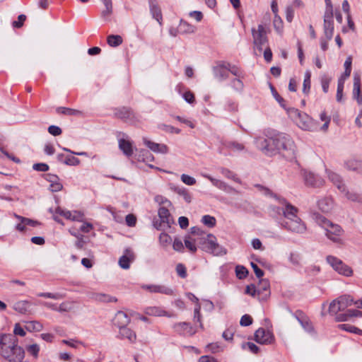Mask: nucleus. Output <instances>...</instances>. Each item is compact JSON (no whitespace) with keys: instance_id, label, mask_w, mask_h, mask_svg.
<instances>
[{"instance_id":"1","label":"nucleus","mask_w":362,"mask_h":362,"mask_svg":"<svg viewBox=\"0 0 362 362\" xmlns=\"http://www.w3.org/2000/svg\"><path fill=\"white\" fill-rule=\"evenodd\" d=\"M265 195L273 196L276 198L281 206H271L270 209L272 214L276 216H283L281 226L293 233H303L306 230V226L298 216V209L290 204L284 198L277 197L276 194L268 188L258 186Z\"/></svg>"},{"instance_id":"2","label":"nucleus","mask_w":362,"mask_h":362,"mask_svg":"<svg viewBox=\"0 0 362 362\" xmlns=\"http://www.w3.org/2000/svg\"><path fill=\"white\" fill-rule=\"evenodd\" d=\"M255 144L264 154L274 156L281 154L287 160L295 158L296 146L291 137L284 133L274 134L267 138L258 137Z\"/></svg>"},{"instance_id":"3","label":"nucleus","mask_w":362,"mask_h":362,"mask_svg":"<svg viewBox=\"0 0 362 362\" xmlns=\"http://www.w3.org/2000/svg\"><path fill=\"white\" fill-rule=\"evenodd\" d=\"M315 217L317 223L325 229L326 236L329 240L337 243H342L341 236L344 230L339 225L332 223L320 214H315Z\"/></svg>"},{"instance_id":"4","label":"nucleus","mask_w":362,"mask_h":362,"mask_svg":"<svg viewBox=\"0 0 362 362\" xmlns=\"http://www.w3.org/2000/svg\"><path fill=\"white\" fill-rule=\"evenodd\" d=\"M1 355L9 362H22L25 357V351L21 346H18V339L15 337L12 343L3 347Z\"/></svg>"},{"instance_id":"5","label":"nucleus","mask_w":362,"mask_h":362,"mask_svg":"<svg viewBox=\"0 0 362 362\" xmlns=\"http://www.w3.org/2000/svg\"><path fill=\"white\" fill-rule=\"evenodd\" d=\"M197 244L202 245L204 250L214 255L226 254V250L216 243V237L211 233L204 237L197 238Z\"/></svg>"},{"instance_id":"6","label":"nucleus","mask_w":362,"mask_h":362,"mask_svg":"<svg viewBox=\"0 0 362 362\" xmlns=\"http://www.w3.org/2000/svg\"><path fill=\"white\" fill-rule=\"evenodd\" d=\"M267 29L263 25H259L257 29H252V34L253 37V42L255 49L262 52L263 48L267 45Z\"/></svg>"},{"instance_id":"7","label":"nucleus","mask_w":362,"mask_h":362,"mask_svg":"<svg viewBox=\"0 0 362 362\" xmlns=\"http://www.w3.org/2000/svg\"><path fill=\"white\" fill-rule=\"evenodd\" d=\"M327 262L339 274L344 275L345 276H351L353 274V270L351 268L345 264L341 259L336 257L332 255L327 256Z\"/></svg>"},{"instance_id":"8","label":"nucleus","mask_w":362,"mask_h":362,"mask_svg":"<svg viewBox=\"0 0 362 362\" xmlns=\"http://www.w3.org/2000/svg\"><path fill=\"white\" fill-rule=\"evenodd\" d=\"M228 63L224 61L216 62L213 66V73L214 77L219 81L226 80L228 77Z\"/></svg>"},{"instance_id":"9","label":"nucleus","mask_w":362,"mask_h":362,"mask_svg":"<svg viewBox=\"0 0 362 362\" xmlns=\"http://www.w3.org/2000/svg\"><path fill=\"white\" fill-rule=\"evenodd\" d=\"M303 177L305 185L308 186L319 187L324 184V180L312 172L303 170Z\"/></svg>"},{"instance_id":"10","label":"nucleus","mask_w":362,"mask_h":362,"mask_svg":"<svg viewBox=\"0 0 362 362\" xmlns=\"http://www.w3.org/2000/svg\"><path fill=\"white\" fill-rule=\"evenodd\" d=\"M114 115L116 117L122 119L126 122H132L135 119V115L133 111L130 108L126 107L115 109Z\"/></svg>"},{"instance_id":"11","label":"nucleus","mask_w":362,"mask_h":362,"mask_svg":"<svg viewBox=\"0 0 362 362\" xmlns=\"http://www.w3.org/2000/svg\"><path fill=\"white\" fill-rule=\"evenodd\" d=\"M141 288L150 293H162L168 296L173 295V290L165 285L144 284L141 286Z\"/></svg>"},{"instance_id":"12","label":"nucleus","mask_w":362,"mask_h":362,"mask_svg":"<svg viewBox=\"0 0 362 362\" xmlns=\"http://www.w3.org/2000/svg\"><path fill=\"white\" fill-rule=\"evenodd\" d=\"M255 340L259 344H271L273 341V334L264 328H259L255 333Z\"/></svg>"},{"instance_id":"13","label":"nucleus","mask_w":362,"mask_h":362,"mask_svg":"<svg viewBox=\"0 0 362 362\" xmlns=\"http://www.w3.org/2000/svg\"><path fill=\"white\" fill-rule=\"evenodd\" d=\"M256 288L259 299L265 300L270 295V284L267 279H260Z\"/></svg>"},{"instance_id":"14","label":"nucleus","mask_w":362,"mask_h":362,"mask_svg":"<svg viewBox=\"0 0 362 362\" xmlns=\"http://www.w3.org/2000/svg\"><path fill=\"white\" fill-rule=\"evenodd\" d=\"M333 13H325L324 16V33L327 39L330 40L333 37L334 25H333Z\"/></svg>"},{"instance_id":"15","label":"nucleus","mask_w":362,"mask_h":362,"mask_svg":"<svg viewBox=\"0 0 362 362\" xmlns=\"http://www.w3.org/2000/svg\"><path fill=\"white\" fill-rule=\"evenodd\" d=\"M134 259L135 255L134 252L131 249L127 248L124 252V255L119 259L118 264L123 269H128L130 267V263L132 262Z\"/></svg>"},{"instance_id":"16","label":"nucleus","mask_w":362,"mask_h":362,"mask_svg":"<svg viewBox=\"0 0 362 362\" xmlns=\"http://www.w3.org/2000/svg\"><path fill=\"white\" fill-rule=\"evenodd\" d=\"M117 337L122 340L126 339L130 344H134L136 341V332L127 326L119 329Z\"/></svg>"},{"instance_id":"17","label":"nucleus","mask_w":362,"mask_h":362,"mask_svg":"<svg viewBox=\"0 0 362 362\" xmlns=\"http://www.w3.org/2000/svg\"><path fill=\"white\" fill-rule=\"evenodd\" d=\"M12 308L21 315L31 314V303L28 300H18L12 304Z\"/></svg>"},{"instance_id":"18","label":"nucleus","mask_w":362,"mask_h":362,"mask_svg":"<svg viewBox=\"0 0 362 362\" xmlns=\"http://www.w3.org/2000/svg\"><path fill=\"white\" fill-rule=\"evenodd\" d=\"M353 98L356 100L358 105H362V95L361 93V76L354 74L353 86Z\"/></svg>"},{"instance_id":"19","label":"nucleus","mask_w":362,"mask_h":362,"mask_svg":"<svg viewBox=\"0 0 362 362\" xmlns=\"http://www.w3.org/2000/svg\"><path fill=\"white\" fill-rule=\"evenodd\" d=\"M144 144L152 151L154 153H167L168 152V148L165 144H160L158 143H155L151 141L146 138L143 139Z\"/></svg>"},{"instance_id":"20","label":"nucleus","mask_w":362,"mask_h":362,"mask_svg":"<svg viewBox=\"0 0 362 362\" xmlns=\"http://www.w3.org/2000/svg\"><path fill=\"white\" fill-rule=\"evenodd\" d=\"M295 317L306 332L309 333L313 332L314 328L311 322L301 311H297Z\"/></svg>"},{"instance_id":"21","label":"nucleus","mask_w":362,"mask_h":362,"mask_svg":"<svg viewBox=\"0 0 362 362\" xmlns=\"http://www.w3.org/2000/svg\"><path fill=\"white\" fill-rule=\"evenodd\" d=\"M129 317L123 311H118L114 318V324L119 329L127 327L130 322Z\"/></svg>"},{"instance_id":"22","label":"nucleus","mask_w":362,"mask_h":362,"mask_svg":"<svg viewBox=\"0 0 362 362\" xmlns=\"http://www.w3.org/2000/svg\"><path fill=\"white\" fill-rule=\"evenodd\" d=\"M158 214L160 220V227L161 224H166L168 227L173 223V219L170 215L169 210L166 207H160L158 209Z\"/></svg>"},{"instance_id":"23","label":"nucleus","mask_w":362,"mask_h":362,"mask_svg":"<svg viewBox=\"0 0 362 362\" xmlns=\"http://www.w3.org/2000/svg\"><path fill=\"white\" fill-rule=\"evenodd\" d=\"M348 170L354 171L357 174L362 175V160L357 159H349L344 163Z\"/></svg>"},{"instance_id":"24","label":"nucleus","mask_w":362,"mask_h":362,"mask_svg":"<svg viewBox=\"0 0 362 362\" xmlns=\"http://www.w3.org/2000/svg\"><path fill=\"white\" fill-rule=\"evenodd\" d=\"M296 123L304 130H310L313 126L312 119L305 112L300 113V117L296 121Z\"/></svg>"},{"instance_id":"25","label":"nucleus","mask_w":362,"mask_h":362,"mask_svg":"<svg viewBox=\"0 0 362 362\" xmlns=\"http://www.w3.org/2000/svg\"><path fill=\"white\" fill-rule=\"evenodd\" d=\"M175 330L180 334L193 335L195 332L189 323L178 322L174 325Z\"/></svg>"},{"instance_id":"26","label":"nucleus","mask_w":362,"mask_h":362,"mask_svg":"<svg viewBox=\"0 0 362 362\" xmlns=\"http://www.w3.org/2000/svg\"><path fill=\"white\" fill-rule=\"evenodd\" d=\"M328 177L330 181L338 188L341 192H345V185L343 182L341 177L332 171H327Z\"/></svg>"},{"instance_id":"27","label":"nucleus","mask_w":362,"mask_h":362,"mask_svg":"<svg viewBox=\"0 0 362 362\" xmlns=\"http://www.w3.org/2000/svg\"><path fill=\"white\" fill-rule=\"evenodd\" d=\"M317 205L322 211L327 213L333 209L334 202L330 197H325L318 201Z\"/></svg>"},{"instance_id":"28","label":"nucleus","mask_w":362,"mask_h":362,"mask_svg":"<svg viewBox=\"0 0 362 362\" xmlns=\"http://www.w3.org/2000/svg\"><path fill=\"white\" fill-rule=\"evenodd\" d=\"M145 313L148 315H152V316H167L168 317H170L172 315L168 314L165 310L162 309L160 307L156 306H152V307H148L145 310Z\"/></svg>"},{"instance_id":"29","label":"nucleus","mask_w":362,"mask_h":362,"mask_svg":"<svg viewBox=\"0 0 362 362\" xmlns=\"http://www.w3.org/2000/svg\"><path fill=\"white\" fill-rule=\"evenodd\" d=\"M119 148L124 155L129 157L133 154V148L132 143L124 139H119Z\"/></svg>"},{"instance_id":"30","label":"nucleus","mask_w":362,"mask_h":362,"mask_svg":"<svg viewBox=\"0 0 362 362\" xmlns=\"http://www.w3.org/2000/svg\"><path fill=\"white\" fill-rule=\"evenodd\" d=\"M338 309H341V311L344 310L346 308L351 306V305L354 304V301L353 298H351L350 296H341L339 297L338 298Z\"/></svg>"},{"instance_id":"31","label":"nucleus","mask_w":362,"mask_h":362,"mask_svg":"<svg viewBox=\"0 0 362 362\" xmlns=\"http://www.w3.org/2000/svg\"><path fill=\"white\" fill-rule=\"evenodd\" d=\"M170 189L178 195L182 197L187 203H190L192 202V195L187 189L175 185L170 187Z\"/></svg>"},{"instance_id":"32","label":"nucleus","mask_w":362,"mask_h":362,"mask_svg":"<svg viewBox=\"0 0 362 362\" xmlns=\"http://www.w3.org/2000/svg\"><path fill=\"white\" fill-rule=\"evenodd\" d=\"M43 325L39 321H29L26 322L25 329L30 332H40L42 329Z\"/></svg>"},{"instance_id":"33","label":"nucleus","mask_w":362,"mask_h":362,"mask_svg":"<svg viewBox=\"0 0 362 362\" xmlns=\"http://www.w3.org/2000/svg\"><path fill=\"white\" fill-rule=\"evenodd\" d=\"M107 42L110 47H116L120 45L123 40L120 35H110L107 37Z\"/></svg>"},{"instance_id":"34","label":"nucleus","mask_w":362,"mask_h":362,"mask_svg":"<svg viewBox=\"0 0 362 362\" xmlns=\"http://www.w3.org/2000/svg\"><path fill=\"white\" fill-rule=\"evenodd\" d=\"M151 13L153 18H155L160 25L162 23V13L160 8L156 4H151Z\"/></svg>"},{"instance_id":"35","label":"nucleus","mask_w":362,"mask_h":362,"mask_svg":"<svg viewBox=\"0 0 362 362\" xmlns=\"http://www.w3.org/2000/svg\"><path fill=\"white\" fill-rule=\"evenodd\" d=\"M15 337L12 334H0V349L1 350L6 344L12 343Z\"/></svg>"},{"instance_id":"36","label":"nucleus","mask_w":362,"mask_h":362,"mask_svg":"<svg viewBox=\"0 0 362 362\" xmlns=\"http://www.w3.org/2000/svg\"><path fill=\"white\" fill-rule=\"evenodd\" d=\"M337 327L339 329H341V330H345V331L349 332L358 334L360 335H362V330L361 329H358L356 327L351 325L341 324V325H339L337 326Z\"/></svg>"},{"instance_id":"37","label":"nucleus","mask_w":362,"mask_h":362,"mask_svg":"<svg viewBox=\"0 0 362 362\" xmlns=\"http://www.w3.org/2000/svg\"><path fill=\"white\" fill-rule=\"evenodd\" d=\"M227 148L233 151H241L244 149V145L237 141H228L225 144Z\"/></svg>"},{"instance_id":"38","label":"nucleus","mask_w":362,"mask_h":362,"mask_svg":"<svg viewBox=\"0 0 362 362\" xmlns=\"http://www.w3.org/2000/svg\"><path fill=\"white\" fill-rule=\"evenodd\" d=\"M202 222L209 228H213L216 226V220L215 217L210 215H204L202 218Z\"/></svg>"},{"instance_id":"39","label":"nucleus","mask_w":362,"mask_h":362,"mask_svg":"<svg viewBox=\"0 0 362 362\" xmlns=\"http://www.w3.org/2000/svg\"><path fill=\"white\" fill-rule=\"evenodd\" d=\"M231 87L237 92H242L244 88L243 82L240 78H234L230 82Z\"/></svg>"},{"instance_id":"40","label":"nucleus","mask_w":362,"mask_h":362,"mask_svg":"<svg viewBox=\"0 0 362 362\" xmlns=\"http://www.w3.org/2000/svg\"><path fill=\"white\" fill-rule=\"evenodd\" d=\"M180 30L183 33H192L194 32L195 28L193 25H189L187 22L181 21Z\"/></svg>"},{"instance_id":"41","label":"nucleus","mask_w":362,"mask_h":362,"mask_svg":"<svg viewBox=\"0 0 362 362\" xmlns=\"http://www.w3.org/2000/svg\"><path fill=\"white\" fill-rule=\"evenodd\" d=\"M235 273L239 279H243L247 276L248 271L245 267L238 265L235 267Z\"/></svg>"},{"instance_id":"42","label":"nucleus","mask_w":362,"mask_h":362,"mask_svg":"<svg viewBox=\"0 0 362 362\" xmlns=\"http://www.w3.org/2000/svg\"><path fill=\"white\" fill-rule=\"evenodd\" d=\"M196 243H197V238L194 240H191L190 238L185 240V247L192 252L197 251Z\"/></svg>"},{"instance_id":"43","label":"nucleus","mask_w":362,"mask_h":362,"mask_svg":"<svg viewBox=\"0 0 362 362\" xmlns=\"http://www.w3.org/2000/svg\"><path fill=\"white\" fill-rule=\"evenodd\" d=\"M37 296L47 298H52V299H55V300H59V299H62L64 298V296L61 293H48V292L39 293L37 294Z\"/></svg>"},{"instance_id":"44","label":"nucleus","mask_w":362,"mask_h":362,"mask_svg":"<svg viewBox=\"0 0 362 362\" xmlns=\"http://www.w3.org/2000/svg\"><path fill=\"white\" fill-rule=\"evenodd\" d=\"M287 113H288L289 117L296 122V121L299 117H300L301 112L299 111L298 109L291 107V108L287 109Z\"/></svg>"},{"instance_id":"45","label":"nucleus","mask_w":362,"mask_h":362,"mask_svg":"<svg viewBox=\"0 0 362 362\" xmlns=\"http://www.w3.org/2000/svg\"><path fill=\"white\" fill-rule=\"evenodd\" d=\"M57 112L58 113H61V114H63V115H77V114H78L80 112L78 110L71 109V108H68V107H58L57 109Z\"/></svg>"},{"instance_id":"46","label":"nucleus","mask_w":362,"mask_h":362,"mask_svg":"<svg viewBox=\"0 0 362 362\" xmlns=\"http://www.w3.org/2000/svg\"><path fill=\"white\" fill-rule=\"evenodd\" d=\"M176 272L177 274V275L182 278V279H185L187 276V269H186V267L182 264V263H179L176 265Z\"/></svg>"},{"instance_id":"47","label":"nucleus","mask_w":362,"mask_h":362,"mask_svg":"<svg viewBox=\"0 0 362 362\" xmlns=\"http://www.w3.org/2000/svg\"><path fill=\"white\" fill-rule=\"evenodd\" d=\"M27 351L35 358H37L40 351V346L37 344L29 345L26 347Z\"/></svg>"},{"instance_id":"48","label":"nucleus","mask_w":362,"mask_h":362,"mask_svg":"<svg viewBox=\"0 0 362 362\" xmlns=\"http://www.w3.org/2000/svg\"><path fill=\"white\" fill-rule=\"evenodd\" d=\"M221 172L225 177L231 179L237 182H240V179L237 177L235 174H234L230 170L226 168H221Z\"/></svg>"},{"instance_id":"49","label":"nucleus","mask_w":362,"mask_h":362,"mask_svg":"<svg viewBox=\"0 0 362 362\" xmlns=\"http://www.w3.org/2000/svg\"><path fill=\"white\" fill-rule=\"evenodd\" d=\"M94 298L96 300L98 301H103V302H112V301H116V299L115 298H112L109 296H107L105 294L103 293H96L94 295Z\"/></svg>"},{"instance_id":"50","label":"nucleus","mask_w":362,"mask_h":362,"mask_svg":"<svg viewBox=\"0 0 362 362\" xmlns=\"http://www.w3.org/2000/svg\"><path fill=\"white\" fill-rule=\"evenodd\" d=\"M159 240L163 246L166 247L170 244L172 238L168 234L163 233L160 235Z\"/></svg>"},{"instance_id":"51","label":"nucleus","mask_w":362,"mask_h":362,"mask_svg":"<svg viewBox=\"0 0 362 362\" xmlns=\"http://www.w3.org/2000/svg\"><path fill=\"white\" fill-rule=\"evenodd\" d=\"M330 81H331V78L327 75H323L321 77L322 88L324 93H325L328 92Z\"/></svg>"},{"instance_id":"52","label":"nucleus","mask_w":362,"mask_h":362,"mask_svg":"<svg viewBox=\"0 0 362 362\" xmlns=\"http://www.w3.org/2000/svg\"><path fill=\"white\" fill-rule=\"evenodd\" d=\"M64 163L67 165H78L80 163V160L74 156H69L64 159Z\"/></svg>"},{"instance_id":"53","label":"nucleus","mask_w":362,"mask_h":362,"mask_svg":"<svg viewBox=\"0 0 362 362\" xmlns=\"http://www.w3.org/2000/svg\"><path fill=\"white\" fill-rule=\"evenodd\" d=\"M338 299L334 300L329 307V312L332 315H337L339 312L341 311V309H338Z\"/></svg>"},{"instance_id":"54","label":"nucleus","mask_w":362,"mask_h":362,"mask_svg":"<svg viewBox=\"0 0 362 362\" xmlns=\"http://www.w3.org/2000/svg\"><path fill=\"white\" fill-rule=\"evenodd\" d=\"M18 218H19L21 221H22V223L26 226H30L33 227H35L40 225V223L37 221H34L28 218H24L22 216H17Z\"/></svg>"},{"instance_id":"55","label":"nucleus","mask_w":362,"mask_h":362,"mask_svg":"<svg viewBox=\"0 0 362 362\" xmlns=\"http://www.w3.org/2000/svg\"><path fill=\"white\" fill-rule=\"evenodd\" d=\"M200 310H201V306L199 304H197L194 310V320H196L198 322H199V326H200V327L202 328L203 325H202V323L201 321L202 315L200 313Z\"/></svg>"},{"instance_id":"56","label":"nucleus","mask_w":362,"mask_h":362,"mask_svg":"<svg viewBox=\"0 0 362 362\" xmlns=\"http://www.w3.org/2000/svg\"><path fill=\"white\" fill-rule=\"evenodd\" d=\"M55 213L57 214H59L60 216H64L65 218L66 219H69V220H71V214L72 212L70 211H68V210H64V209H62V208L60 207H57L56 209H55Z\"/></svg>"},{"instance_id":"57","label":"nucleus","mask_w":362,"mask_h":362,"mask_svg":"<svg viewBox=\"0 0 362 362\" xmlns=\"http://www.w3.org/2000/svg\"><path fill=\"white\" fill-rule=\"evenodd\" d=\"M180 178L181 180L187 185H194L196 184V180L188 175L182 174Z\"/></svg>"},{"instance_id":"58","label":"nucleus","mask_w":362,"mask_h":362,"mask_svg":"<svg viewBox=\"0 0 362 362\" xmlns=\"http://www.w3.org/2000/svg\"><path fill=\"white\" fill-rule=\"evenodd\" d=\"M269 87H270V89H271V91H272V93L273 96L275 98V99L279 102V103L282 107H284V98H281L279 95V94L277 93V91L276 90L274 87L271 83H269Z\"/></svg>"},{"instance_id":"59","label":"nucleus","mask_w":362,"mask_h":362,"mask_svg":"<svg viewBox=\"0 0 362 362\" xmlns=\"http://www.w3.org/2000/svg\"><path fill=\"white\" fill-rule=\"evenodd\" d=\"M105 9L101 13V16L103 18H108L112 13V4H104Z\"/></svg>"},{"instance_id":"60","label":"nucleus","mask_w":362,"mask_h":362,"mask_svg":"<svg viewBox=\"0 0 362 362\" xmlns=\"http://www.w3.org/2000/svg\"><path fill=\"white\" fill-rule=\"evenodd\" d=\"M245 293L252 297L257 296V291L255 284H250L246 286Z\"/></svg>"},{"instance_id":"61","label":"nucleus","mask_w":362,"mask_h":362,"mask_svg":"<svg viewBox=\"0 0 362 362\" xmlns=\"http://www.w3.org/2000/svg\"><path fill=\"white\" fill-rule=\"evenodd\" d=\"M73 235L77 238V241L75 244L76 247L78 249H82L85 243L83 240V235L80 233H73Z\"/></svg>"},{"instance_id":"62","label":"nucleus","mask_w":362,"mask_h":362,"mask_svg":"<svg viewBox=\"0 0 362 362\" xmlns=\"http://www.w3.org/2000/svg\"><path fill=\"white\" fill-rule=\"evenodd\" d=\"M252 323V319L249 315H244L242 316L240 324L241 326H249Z\"/></svg>"},{"instance_id":"63","label":"nucleus","mask_w":362,"mask_h":362,"mask_svg":"<svg viewBox=\"0 0 362 362\" xmlns=\"http://www.w3.org/2000/svg\"><path fill=\"white\" fill-rule=\"evenodd\" d=\"M125 221L128 226L133 227L136 225V218L134 214H130L126 216Z\"/></svg>"},{"instance_id":"64","label":"nucleus","mask_w":362,"mask_h":362,"mask_svg":"<svg viewBox=\"0 0 362 362\" xmlns=\"http://www.w3.org/2000/svg\"><path fill=\"white\" fill-rule=\"evenodd\" d=\"M93 228V226L91 223L88 222H83L78 230L82 233H89Z\"/></svg>"}]
</instances>
